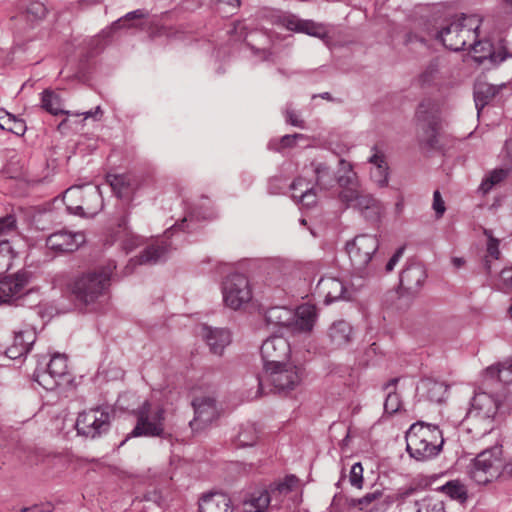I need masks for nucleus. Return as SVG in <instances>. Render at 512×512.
<instances>
[{
  "mask_svg": "<svg viewBox=\"0 0 512 512\" xmlns=\"http://www.w3.org/2000/svg\"><path fill=\"white\" fill-rule=\"evenodd\" d=\"M295 318L293 325L295 329L302 332H309L312 330L316 320L315 307L309 304L301 305L294 311Z\"/></svg>",
  "mask_w": 512,
  "mask_h": 512,
  "instance_id": "32",
  "label": "nucleus"
},
{
  "mask_svg": "<svg viewBox=\"0 0 512 512\" xmlns=\"http://www.w3.org/2000/svg\"><path fill=\"white\" fill-rule=\"evenodd\" d=\"M31 274L21 270L0 278V304L13 303L29 293Z\"/></svg>",
  "mask_w": 512,
  "mask_h": 512,
  "instance_id": "14",
  "label": "nucleus"
},
{
  "mask_svg": "<svg viewBox=\"0 0 512 512\" xmlns=\"http://www.w3.org/2000/svg\"><path fill=\"white\" fill-rule=\"evenodd\" d=\"M201 512H232L231 500L224 493L205 495L199 504Z\"/></svg>",
  "mask_w": 512,
  "mask_h": 512,
  "instance_id": "27",
  "label": "nucleus"
},
{
  "mask_svg": "<svg viewBox=\"0 0 512 512\" xmlns=\"http://www.w3.org/2000/svg\"><path fill=\"white\" fill-rule=\"evenodd\" d=\"M0 127L3 130L9 131L17 136H22L26 132L25 121L17 118L15 115L5 112L0 116Z\"/></svg>",
  "mask_w": 512,
  "mask_h": 512,
  "instance_id": "39",
  "label": "nucleus"
},
{
  "mask_svg": "<svg viewBox=\"0 0 512 512\" xmlns=\"http://www.w3.org/2000/svg\"><path fill=\"white\" fill-rule=\"evenodd\" d=\"M331 342L336 347L347 345L352 338V327L346 321H337L331 325L328 332Z\"/></svg>",
  "mask_w": 512,
  "mask_h": 512,
  "instance_id": "35",
  "label": "nucleus"
},
{
  "mask_svg": "<svg viewBox=\"0 0 512 512\" xmlns=\"http://www.w3.org/2000/svg\"><path fill=\"white\" fill-rule=\"evenodd\" d=\"M38 361L33 373L34 380L46 390H55L63 383H68L67 357L64 354H54L49 362Z\"/></svg>",
  "mask_w": 512,
  "mask_h": 512,
  "instance_id": "8",
  "label": "nucleus"
},
{
  "mask_svg": "<svg viewBox=\"0 0 512 512\" xmlns=\"http://www.w3.org/2000/svg\"><path fill=\"white\" fill-rule=\"evenodd\" d=\"M336 181L342 188L341 191H353L360 188L357 174L354 172L352 165L344 159H340L339 161V169Z\"/></svg>",
  "mask_w": 512,
  "mask_h": 512,
  "instance_id": "31",
  "label": "nucleus"
},
{
  "mask_svg": "<svg viewBox=\"0 0 512 512\" xmlns=\"http://www.w3.org/2000/svg\"><path fill=\"white\" fill-rule=\"evenodd\" d=\"M165 413L162 406L153 405L149 401L143 402L135 411L137 423L130 436L162 437L165 430Z\"/></svg>",
  "mask_w": 512,
  "mask_h": 512,
  "instance_id": "7",
  "label": "nucleus"
},
{
  "mask_svg": "<svg viewBox=\"0 0 512 512\" xmlns=\"http://www.w3.org/2000/svg\"><path fill=\"white\" fill-rule=\"evenodd\" d=\"M404 250H405L404 246L397 249V251L394 253V255L390 258V260L386 264V267H385L386 272H391L394 269L395 265L399 262V260L403 256Z\"/></svg>",
  "mask_w": 512,
  "mask_h": 512,
  "instance_id": "58",
  "label": "nucleus"
},
{
  "mask_svg": "<svg viewBox=\"0 0 512 512\" xmlns=\"http://www.w3.org/2000/svg\"><path fill=\"white\" fill-rule=\"evenodd\" d=\"M499 88L487 82H478L474 86V102L478 115L480 111L496 96Z\"/></svg>",
  "mask_w": 512,
  "mask_h": 512,
  "instance_id": "34",
  "label": "nucleus"
},
{
  "mask_svg": "<svg viewBox=\"0 0 512 512\" xmlns=\"http://www.w3.org/2000/svg\"><path fill=\"white\" fill-rule=\"evenodd\" d=\"M486 375L491 378H497L504 384L512 383V361L489 366L486 369Z\"/></svg>",
  "mask_w": 512,
  "mask_h": 512,
  "instance_id": "40",
  "label": "nucleus"
},
{
  "mask_svg": "<svg viewBox=\"0 0 512 512\" xmlns=\"http://www.w3.org/2000/svg\"><path fill=\"white\" fill-rule=\"evenodd\" d=\"M441 491L448 495L453 500L464 502L467 499V489L458 480L447 482L441 487Z\"/></svg>",
  "mask_w": 512,
  "mask_h": 512,
  "instance_id": "42",
  "label": "nucleus"
},
{
  "mask_svg": "<svg viewBox=\"0 0 512 512\" xmlns=\"http://www.w3.org/2000/svg\"><path fill=\"white\" fill-rule=\"evenodd\" d=\"M113 269L108 265L77 275L69 284L74 299L83 305L97 302L108 290Z\"/></svg>",
  "mask_w": 512,
  "mask_h": 512,
  "instance_id": "1",
  "label": "nucleus"
},
{
  "mask_svg": "<svg viewBox=\"0 0 512 512\" xmlns=\"http://www.w3.org/2000/svg\"><path fill=\"white\" fill-rule=\"evenodd\" d=\"M291 346L282 336H273L266 339L261 346V356L264 369L290 361Z\"/></svg>",
  "mask_w": 512,
  "mask_h": 512,
  "instance_id": "15",
  "label": "nucleus"
},
{
  "mask_svg": "<svg viewBox=\"0 0 512 512\" xmlns=\"http://www.w3.org/2000/svg\"><path fill=\"white\" fill-rule=\"evenodd\" d=\"M425 278L424 268L420 264L412 263L402 270L400 287L407 293H415L420 289Z\"/></svg>",
  "mask_w": 512,
  "mask_h": 512,
  "instance_id": "21",
  "label": "nucleus"
},
{
  "mask_svg": "<svg viewBox=\"0 0 512 512\" xmlns=\"http://www.w3.org/2000/svg\"><path fill=\"white\" fill-rule=\"evenodd\" d=\"M141 243V239L136 235H127L126 239L123 241V249L126 253L131 252L133 249L138 247Z\"/></svg>",
  "mask_w": 512,
  "mask_h": 512,
  "instance_id": "56",
  "label": "nucleus"
},
{
  "mask_svg": "<svg viewBox=\"0 0 512 512\" xmlns=\"http://www.w3.org/2000/svg\"><path fill=\"white\" fill-rule=\"evenodd\" d=\"M416 119L424 132L423 141L434 148L441 124L439 105L430 99L423 100L416 110Z\"/></svg>",
  "mask_w": 512,
  "mask_h": 512,
  "instance_id": "11",
  "label": "nucleus"
},
{
  "mask_svg": "<svg viewBox=\"0 0 512 512\" xmlns=\"http://www.w3.org/2000/svg\"><path fill=\"white\" fill-rule=\"evenodd\" d=\"M307 172H312L315 177V186L320 190L330 189L335 182L333 172L326 163L320 161H312L309 166L305 168Z\"/></svg>",
  "mask_w": 512,
  "mask_h": 512,
  "instance_id": "26",
  "label": "nucleus"
},
{
  "mask_svg": "<svg viewBox=\"0 0 512 512\" xmlns=\"http://www.w3.org/2000/svg\"><path fill=\"white\" fill-rule=\"evenodd\" d=\"M373 150L374 154L369 158V163L373 165L370 176L379 188H384L388 185V166L384 155L376 147Z\"/></svg>",
  "mask_w": 512,
  "mask_h": 512,
  "instance_id": "29",
  "label": "nucleus"
},
{
  "mask_svg": "<svg viewBox=\"0 0 512 512\" xmlns=\"http://www.w3.org/2000/svg\"><path fill=\"white\" fill-rule=\"evenodd\" d=\"M484 235L488 238L487 253L494 259H498L500 256L499 240L494 238L492 232L488 229L484 230Z\"/></svg>",
  "mask_w": 512,
  "mask_h": 512,
  "instance_id": "51",
  "label": "nucleus"
},
{
  "mask_svg": "<svg viewBox=\"0 0 512 512\" xmlns=\"http://www.w3.org/2000/svg\"><path fill=\"white\" fill-rule=\"evenodd\" d=\"M271 502V495L268 490L256 489L245 496L243 512H265Z\"/></svg>",
  "mask_w": 512,
  "mask_h": 512,
  "instance_id": "28",
  "label": "nucleus"
},
{
  "mask_svg": "<svg viewBox=\"0 0 512 512\" xmlns=\"http://www.w3.org/2000/svg\"><path fill=\"white\" fill-rule=\"evenodd\" d=\"M421 397L431 402H441L447 392V386L433 379H423L417 388Z\"/></svg>",
  "mask_w": 512,
  "mask_h": 512,
  "instance_id": "30",
  "label": "nucleus"
},
{
  "mask_svg": "<svg viewBox=\"0 0 512 512\" xmlns=\"http://www.w3.org/2000/svg\"><path fill=\"white\" fill-rule=\"evenodd\" d=\"M294 318V311L283 306L271 307L265 312L266 322L274 326H292Z\"/></svg>",
  "mask_w": 512,
  "mask_h": 512,
  "instance_id": "33",
  "label": "nucleus"
},
{
  "mask_svg": "<svg viewBox=\"0 0 512 512\" xmlns=\"http://www.w3.org/2000/svg\"><path fill=\"white\" fill-rule=\"evenodd\" d=\"M471 51L474 53V60L478 64H483L488 60L493 66H496L503 62L507 58V54L504 51L495 52L493 45L487 40H471Z\"/></svg>",
  "mask_w": 512,
  "mask_h": 512,
  "instance_id": "20",
  "label": "nucleus"
},
{
  "mask_svg": "<svg viewBox=\"0 0 512 512\" xmlns=\"http://www.w3.org/2000/svg\"><path fill=\"white\" fill-rule=\"evenodd\" d=\"M502 468V446L494 445L477 455L471 477L479 484H487L500 476Z\"/></svg>",
  "mask_w": 512,
  "mask_h": 512,
  "instance_id": "9",
  "label": "nucleus"
},
{
  "mask_svg": "<svg viewBox=\"0 0 512 512\" xmlns=\"http://www.w3.org/2000/svg\"><path fill=\"white\" fill-rule=\"evenodd\" d=\"M508 175L509 169L497 168L492 170L483 179L480 185L481 191L484 194L488 193L494 186L504 181Z\"/></svg>",
  "mask_w": 512,
  "mask_h": 512,
  "instance_id": "41",
  "label": "nucleus"
},
{
  "mask_svg": "<svg viewBox=\"0 0 512 512\" xmlns=\"http://www.w3.org/2000/svg\"><path fill=\"white\" fill-rule=\"evenodd\" d=\"M383 495V492L379 489H376L372 492L366 493L361 498L351 499L350 505L353 507H358L360 510L367 509L373 502L379 500Z\"/></svg>",
  "mask_w": 512,
  "mask_h": 512,
  "instance_id": "45",
  "label": "nucleus"
},
{
  "mask_svg": "<svg viewBox=\"0 0 512 512\" xmlns=\"http://www.w3.org/2000/svg\"><path fill=\"white\" fill-rule=\"evenodd\" d=\"M109 182L113 191L122 198L128 194L131 186V179L127 175H110Z\"/></svg>",
  "mask_w": 512,
  "mask_h": 512,
  "instance_id": "43",
  "label": "nucleus"
},
{
  "mask_svg": "<svg viewBox=\"0 0 512 512\" xmlns=\"http://www.w3.org/2000/svg\"><path fill=\"white\" fill-rule=\"evenodd\" d=\"M223 300L227 307L238 310L250 302L252 291L247 277L240 273L226 277L222 287Z\"/></svg>",
  "mask_w": 512,
  "mask_h": 512,
  "instance_id": "12",
  "label": "nucleus"
},
{
  "mask_svg": "<svg viewBox=\"0 0 512 512\" xmlns=\"http://www.w3.org/2000/svg\"><path fill=\"white\" fill-rule=\"evenodd\" d=\"M500 406L499 399L487 392H476L471 399L466 421L480 435H486L494 429V418Z\"/></svg>",
  "mask_w": 512,
  "mask_h": 512,
  "instance_id": "4",
  "label": "nucleus"
},
{
  "mask_svg": "<svg viewBox=\"0 0 512 512\" xmlns=\"http://www.w3.org/2000/svg\"><path fill=\"white\" fill-rule=\"evenodd\" d=\"M202 337L216 355H222L226 346L231 342L230 332L223 328L202 327Z\"/></svg>",
  "mask_w": 512,
  "mask_h": 512,
  "instance_id": "22",
  "label": "nucleus"
},
{
  "mask_svg": "<svg viewBox=\"0 0 512 512\" xmlns=\"http://www.w3.org/2000/svg\"><path fill=\"white\" fill-rule=\"evenodd\" d=\"M418 486L416 484H409L398 489L396 498L398 500H405L416 493Z\"/></svg>",
  "mask_w": 512,
  "mask_h": 512,
  "instance_id": "55",
  "label": "nucleus"
},
{
  "mask_svg": "<svg viewBox=\"0 0 512 512\" xmlns=\"http://www.w3.org/2000/svg\"><path fill=\"white\" fill-rule=\"evenodd\" d=\"M452 263H453L454 267L460 268L464 265L465 261L463 258L454 257V258H452Z\"/></svg>",
  "mask_w": 512,
  "mask_h": 512,
  "instance_id": "63",
  "label": "nucleus"
},
{
  "mask_svg": "<svg viewBox=\"0 0 512 512\" xmlns=\"http://www.w3.org/2000/svg\"><path fill=\"white\" fill-rule=\"evenodd\" d=\"M286 122L291 124L292 126L304 128V121L298 117V115L290 110H286Z\"/></svg>",
  "mask_w": 512,
  "mask_h": 512,
  "instance_id": "59",
  "label": "nucleus"
},
{
  "mask_svg": "<svg viewBox=\"0 0 512 512\" xmlns=\"http://www.w3.org/2000/svg\"><path fill=\"white\" fill-rule=\"evenodd\" d=\"M28 12L31 14H35L38 18H43L46 15V8L41 3H32L28 7Z\"/></svg>",
  "mask_w": 512,
  "mask_h": 512,
  "instance_id": "61",
  "label": "nucleus"
},
{
  "mask_svg": "<svg viewBox=\"0 0 512 512\" xmlns=\"http://www.w3.org/2000/svg\"><path fill=\"white\" fill-rule=\"evenodd\" d=\"M362 482H363V467H362L361 463H355L351 467L350 483L352 486L361 488Z\"/></svg>",
  "mask_w": 512,
  "mask_h": 512,
  "instance_id": "52",
  "label": "nucleus"
},
{
  "mask_svg": "<svg viewBox=\"0 0 512 512\" xmlns=\"http://www.w3.org/2000/svg\"><path fill=\"white\" fill-rule=\"evenodd\" d=\"M378 248L379 240L371 234L357 235L352 241L347 242L346 251L354 273L366 277L374 271L372 260Z\"/></svg>",
  "mask_w": 512,
  "mask_h": 512,
  "instance_id": "5",
  "label": "nucleus"
},
{
  "mask_svg": "<svg viewBox=\"0 0 512 512\" xmlns=\"http://www.w3.org/2000/svg\"><path fill=\"white\" fill-rule=\"evenodd\" d=\"M72 115H74V116L83 115L85 119L93 118L94 120H100L103 115V111L100 106H97L94 110H90L87 112H81V113H72Z\"/></svg>",
  "mask_w": 512,
  "mask_h": 512,
  "instance_id": "60",
  "label": "nucleus"
},
{
  "mask_svg": "<svg viewBox=\"0 0 512 512\" xmlns=\"http://www.w3.org/2000/svg\"><path fill=\"white\" fill-rule=\"evenodd\" d=\"M438 62L437 60L431 61L425 69L419 74L417 82L420 86L430 85L438 74Z\"/></svg>",
  "mask_w": 512,
  "mask_h": 512,
  "instance_id": "44",
  "label": "nucleus"
},
{
  "mask_svg": "<svg viewBox=\"0 0 512 512\" xmlns=\"http://www.w3.org/2000/svg\"><path fill=\"white\" fill-rule=\"evenodd\" d=\"M17 221L14 215L0 217V238L7 237L16 232Z\"/></svg>",
  "mask_w": 512,
  "mask_h": 512,
  "instance_id": "48",
  "label": "nucleus"
},
{
  "mask_svg": "<svg viewBox=\"0 0 512 512\" xmlns=\"http://www.w3.org/2000/svg\"><path fill=\"white\" fill-rule=\"evenodd\" d=\"M432 207L436 213L437 218H440L443 216V214L446 210V207H445V203L442 199V196L438 190L434 191V193H433Z\"/></svg>",
  "mask_w": 512,
  "mask_h": 512,
  "instance_id": "54",
  "label": "nucleus"
},
{
  "mask_svg": "<svg viewBox=\"0 0 512 512\" xmlns=\"http://www.w3.org/2000/svg\"><path fill=\"white\" fill-rule=\"evenodd\" d=\"M277 23L290 31L305 33L321 39L327 36V30L322 24L316 23L313 20L301 19L294 14L278 16Z\"/></svg>",
  "mask_w": 512,
  "mask_h": 512,
  "instance_id": "17",
  "label": "nucleus"
},
{
  "mask_svg": "<svg viewBox=\"0 0 512 512\" xmlns=\"http://www.w3.org/2000/svg\"><path fill=\"white\" fill-rule=\"evenodd\" d=\"M194 418L189 425L194 431H201L219 417L216 400L209 396L195 398L192 402Z\"/></svg>",
  "mask_w": 512,
  "mask_h": 512,
  "instance_id": "16",
  "label": "nucleus"
},
{
  "mask_svg": "<svg viewBox=\"0 0 512 512\" xmlns=\"http://www.w3.org/2000/svg\"><path fill=\"white\" fill-rule=\"evenodd\" d=\"M385 208L382 203L378 200L373 205L366 207L361 212V215L369 222L377 223L381 220L384 214Z\"/></svg>",
  "mask_w": 512,
  "mask_h": 512,
  "instance_id": "46",
  "label": "nucleus"
},
{
  "mask_svg": "<svg viewBox=\"0 0 512 512\" xmlns=\"http://www.w3.org/2000/svg\"><path fill=\"white\" fill-rule=\"evenodd\" d=\"M79 435L95 439L110 428V414L107 409L97 407L79 413L76 420Z\"/></svg>",
  "mask_w": 512,
  "mask_h": 512,
  "instance_id": "13",
  "label": "nucleus"
},
{
  "mask_svg": "<svg viewBox=\"0 0 512 512\" xmlns=\"http://www.w3.org/2000/svg\"><path fill=\"white\" fill-rule=\"evenodd\" d=\"M52 509H53L52 504L48 503L43 508H41V509L39 508V511L40 512H51Z\"/></svg>",
  "mask_w": 512,
  "mask_h": 512,
  "instance_id": "64",
  "label": "nucleus"
},
{
  "mask_svg": "<svg viewBox=\"0 0 512 512\" xmlns=\"http://www.w3.org/2000/svg\"><path fill=\"white\" fill-rule=\"evenodd\" d=\"M339 200L346 204L347 207L354 208L360 213L366 209V207H369L378 201L371 194L365 193L360 188L353 191H340Z\"/></svg>",
  "mask_w": 512,
  "mask_h": 512,
  "instance_id": "23",
  "label": "nucleus"
},
{
  "mask_svg": "<svg viewBox=\"0 0 512 512\" xmlns=\"http://www.w3.org/2000/svg\"><path fill=\"white\" fill-rule=\"evenodd\" d=\"M265 380L278 392L295 389L302 381L303 370L292 361L264 369Z\"/></svg>",
  "mask_w": 512,
  "mask_h": 512,
  "instance_id": "10",
  "label": "nucleus"
},
{
  "mask_svg": "<svg viewBox=\"0 0 512 512\" xmlns=\"http://www.w3.org/2000/svg\"><path fill=\"white\" fill-rule=\"evenodd\" d=\"M41 107L52 115H72L71 111L63 109V101L59 94L52 90H44L41 94Z\"/></svg>",
  "mask_w": 512,
  "mask_h": 512,
  "instance_id": "36",
  "label": "nucleus"
},
{
  "mask_svg": "<svg viewBox=\"0 0 512 512\" xmlns=\"http://www.w3.org/2000/svg\"><path fill=\"white\" fill-rule=\"evenodd\" d=\"M297 482L298 480L295 476H288L284 481L270 486L268 492L271 495V500L275 501V506H278L282 502V498L296 487Z\"/></svg>",
  "mask_w": 512,
  "mask_h": 512,
  "instance_id": "37",
  "label": "nucleus"
},
{
  "mask_svg": "<svg viewBox=\"0 0 512 512\" xmlns=\"http://www.w3.org/2000/svg\"><path fill=\"white\" fill-rule=\"evenodd\" d=\"M36 340V333L32 327L15 331L13 343L7 348L6 354L9 358L16 359L26 355Z\"/></svg>",
  "mask_w": 512,
  "mask_h": 512,
  "instance_id": "19",
  "label": "nucleus"
},
{
  "mask_svg": "<svg viewBox=\"0 0 512 512\" xmlns=\"http://www.w3.org/2000/svg\"><path fill=\"white\" fill-rule=\"evenodd\" d=\"M443 443L442 432L434 425L414 423L406 432L407 452L418 461L437 456L442 450Z\"/></svg>",
  "mask_w": 512,
  "mask_h": 512,
  "instance_id": "2",
  "label": "nucleus"
},
{
  "mask_svg": "<svg viewBox=\"0 0 512 512\" xmlns=\"http://www.w3.org/2000/svg\"><path fill=\"white\" fill-rule=\"evenodd\" d=\"M501 279L507 288L512 289V266L501 271Z\"/></svg>",
  "mask_w": 512,
  "mask_h": 512,
  "instance_id": "62",
  "label": "nucleus"
},
{
  "mask_svg": "<svg viewBox=\"0 0 512 512\" xmlns=\"http://www.w3.org/2000/svg\"><path fill=\"white\" fill-rule=\"evenodd\" d=\"M401 406L400 397L395 392H389L385 402H384V411L387 414H394L399 411Z\"/></svg>",
  "mask_w": 512,
  "mask_h": 512,
  "instance_id": "50",
  "label": "nucleus"
},
{
  "mask_svg": "<svg viewBox=\"0 0 512 512\" xmlns=\"http://www.w3.org/2000/svg\"><path fill=\"white\" fill-rule=\"evenodd\" d=\"M312 187L310 181H307L305 178L299 177L295 179L290 185L293 193H301V189L306 190V187Z\"/></svg>",
  "mask_w": 512,
  "mask_h": 512,
  "instance_id": "57",
  "label": "nucleus"
},
{
  "mask_svg": "<svg viewBox=\"0 0 512 512\" xmlns=\"http://www.w3.org/2000/svg\"><path fill=\"white\" fill-rule=\"evenodd\" d=\"M142 17H144V13L142 12V10H135V11L129 12L125 15L124 19H119V20L115 21L111 26V30L120 29L125 26V22L133 20V19L142 18Z\"/></svg>",
  "mask_w": 512,
  "mask_h": 512,
  "instance_id": "53",
  "label": "nucleus"
},
{
  "mask_svg": "<svg viewBox=\"0 0 512 512\" xmlns=\"http://www.w3.org/2000/svg\"><path fill=\"white\" fill-rule=\"evenodd\" d=\"M169 248L170 246L165 241L151 244L141 253L138 258L131 259L127 268H129V266L132 264H156L159 261L165 259L169 252Z\"/></svg>",
  "mask_w": 512,
  "mask_h": 512,
  "instance_id": "25",
  "label": "nucleus"
},
{
  "mask_svg": "<svg viewBox=\"0 0 512 512\" xmlns=\"http://www.w3.org/2000/svg\"><path fill=\"white\" fill-rule=\"evenodd\" d=\"M294 200L300 202L305 207H312L316 204L317 196L313 187H306V190L301 189V193H292Z\"/></svg>",
  "mask_w": 512,
  "mask_h": 512,
  "instance_id": "47",
  "label": "nucleus"
},
{
  "mask_svg": "<svg viewBox=\"0 0 512 512\" xmlns=\"http://www.w3.org/2000/svg\"><path fill=\"white\" fill-rule=\"evenodd\" d=\"M66 208L70 213L93 217L102 210V199L98 187L83 191L80 186L68 188L63 196Z\"/></svg>",
  "mask_w": 512,
  "mask_h": 512,
  "instance_id": "6",
  "label": "nucleus"
},
{
  "mask_svg": "<svg viewBox=\"0 0 512 512\" xmlns=\"http://www.w3.org/2000/svg\"><path fill=\"white\" fill-rule=\"evenodd\" d=\"M258 430L253 423H246L240 426L235 438L237 447H252L258 441Z\"/></svg>",
  "mask_w": 512,
  "mask_h": 512,
  "instance_id": "38",
  "label": "nucleus"
},
{
  "mask_svg": "<svg viewBox=\"0 0 512 512\" xmlns=\"http://www.w3.org/2000/svg\"><path fill=\"white\" fill-rule=\"evenodd\" d=\"M305 135L300 133H295L292 135H284L280 139V144L278 146H273L272 143L269 144V148L275 151H281L283 148H292L296 145V141L300 139H304Z\"/></svg>",
  "mask_w": 512,
  "mask_h": 512,
  "instance_id": "49",
  "label": "nucleus"
},
{
  "mask_svg": "<svg viewBox=\"0 0 512 512\" xmlns=\"http://www.w3.org/2000/svg\"><path fill=\"white\" fill-rule=\"evenodd\" d=\"M85 241L82 233H72L61 230L49 235L46 239V246L56 252H73Z\"/></svg>",
  "mask_w": 512,
  "mask_h": 512,
  "instance_id": "18",
  "label": "nucleus"
},
{
  "mask_svg": "<svg viewBox=\"0 0 512 512\" xmlns=\"http://www.w3.org/2000/svg\"><path fill=\"white\" fill-rule=\"evenodd\" d=\"M482 17L477 14H461L450 20L437 34L442 44L452 50L464 49L471 40L478 39Z\"/></svg>",
  "mask_w": 512,
  "mask_h": 512,
  "instance_id": "3",
  "label": "nucleus"
},
{
  "mask_svg": "<svg viewBox=\"0 0 512 512\" xmlns=\"http://www.w3.org/2000/svg\"><path fill=\"white\" fill-rule=\"evenodd\" d=\"M317 290L325 298L326 303L345 298L346 288L343 282L337 278H321L317 284Z\"/></svg>",
  "mask_w": 512,
  "mask_h": 512,
  "instance_id": "24",
  "label": "nucleus"
}]
</instances>
